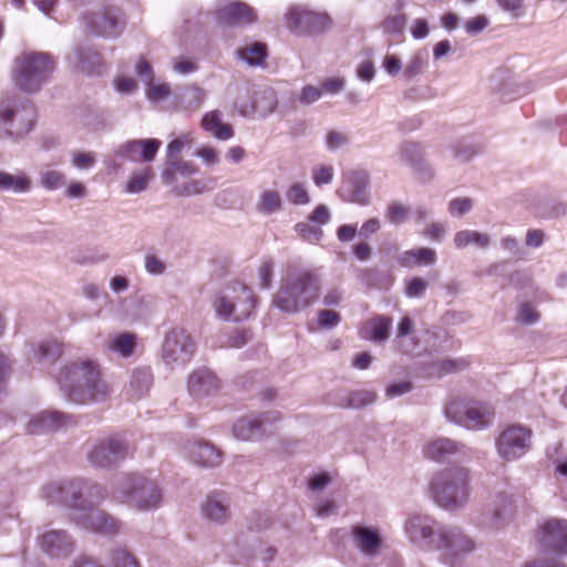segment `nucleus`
Returning <instances> with one entry per match:
<instances>
[{"label": "nucleus", "mask_w": 567, "mask_h": 567, "mask_svg": "<svg viewBox=\"0 0 567 567\" xmlns=\"http://www.w3.org/2000/svg\"><path fill=\"white\" fill-rule=\"evenodd\" d=\"M392 319L386 316H377L365 322L362 337L374 342L383 343L390 337Z\"/></svg>", "instance_id": "nucleus-32"}, {"label": "nucleus", "mask_w": 567, "mask_h": 567, "mask_svg": "<svg viewBox=\"0 0 567 567\" xmlns=\"http://www.w3.org/2000/svg\"><path fill=\"white\" fill-rule=\"evenodd\" d=\"M427 287V282L420 278L414 277L411 280L408 281L405 286V296L409 298H421Z\"/></svg>", "instance_id": "nucleus-62"}, {"label": "nucleus", "mask_w": 567, "mask_h": 567, "mask_svg": "<svg viewBox=\"0 0 567 567\" xmlns=\"http://www.w3.org/2000/svg\"><path fill=\"white\" fill-rule=\"evenodd\" d=\"M282 206V198L278 190L265 189L260 193L255 207L259 214L269 216L279 213Z\"/></svg>", "instance_id": "nucleus-41"}, {"label": "nucleus", "mask_w": 567, "mask_h": 567, "mask_svg": "<svg viewBox=\"0 0 567 567\" xmlns=\"http://www.w3.org/2000/svg\"><path fill=\"white\" fill-rule=\"evenodd\" d=\"M65 184V176L59 171L48 169L41 173V185L48 190H54Z\"/></svg>", "instance_id": "nucleus-52"}, {"label": "nucleus", "mask_w": 567, "mask_h": 567, "mask_svg": "<svg viewBox=\"0 0 567 567\" xmlns=\"http://www.w3.org/2000/svg\"><path fill=\"white\" fill-rule=\"evenodd\" d=\"M89 24L96 34L106 38L117 37L121 32L118 18L113 10L93 16Z\"/></svg>", "instance_id": "nucleus-38"}, {"label": "nucleus", "mask_w": 567, "mask_h": 567, "mask_svg": "<svg viewBox=\"0 0 567 567\" xmlns=\"http://www.w3.org/2000/svg\"><path fill=\"white\" fill-rule=\"evenodd\" d=\"M287 200L292 205H308L311 202L310 194L302 183L291 184L286 192Z\"/></svg>", "instance_id": "nucleus-48"}, {"label": "nucleus", "mask_w": 567, "mask_h": 567, "mask_svg": "<svg viewBox=\"0 0 567 567\" xmlns=\"http://www.w3.org/2000/svg\"><path fill=\"white\" fill-rule=\"evenodd\" d=\"M434 549L441 553L440 557L444 564L460 567L465 556L475 549V544L460 527L443 526L437 532Z\"/></svg>", "instance_id": "nucleus-9"}, {"label": "nucleus", "mask_w": 567, "mask_h": 567, "mask_svg": "<svg viewBox=\"0 0 567 567\" xmlns=\"http://www.w3.org/2000/svg\"><path fill=\"white\" fill-rule=\"evenodd\" d=\"M410 214V207L401 202H392L388 205L385 217L389 223L400 225L406 221Z\"/></svg>", "instance_id": "nucleus-50"}, {"label": "nucleus", "mask_w": 567, "mask_h": 567, "mask_svg": "<svg viewBox=\"0 0 567 567\" xmlns=\"http://www.w3.org/2000/svg\"><path fill=\"white\" fill-rule=\"evenodd\" d=\"M341 320L340 315L334 310H319L317 312V321L319 327L323 329L334 328Z\"/></svg>", "instance_id": "nucleus-59"}, {"label": "nucleus", "mask_w": 567, "mask_h": 567, "mask_svg": "<svg viewBox=\"0 0 567 567\" xmlns=\"http://www.w3.org/2000/svg\"><path fill=\"white\" fill-rule=\"evenodd\" d=\"M42 496L49 503L61 504L73 511V516L89 513L107 497L103 485L90 483L83 478L51 482L42 489Z\"/></svg>", "instance_id": "nucleus-2"}, {"label": "nucleus", "mask_w": 567, "mask_h": 567, "mask_svg": "<svg viewBox=\"0 0 567 567\" xmlns=\"http://www.w3.org/2000/svg\"><path fill=\"white\" fill-rule=\"evenodd\" d=\"M161 145L162 142L156 138L131 140L115 150V156L135 163H148L155 158Z\"/></svg>", "instance_id": "nucleus-20"}, {"label": "nucleus", "mask_w": 567, "mask_h": 567, "mask_svg": "<svg viewBox=\"0 0 567 567\" xmlns=\"http://www.w3.org/2000/svg\"><path fill=\"white\" fill-rule=\"evenodd\" d=\"M55 62L45 52H23L13 63L12 78L18 87L25 92L38 91L53 73Z\"/></svg>", "instance_id": "nucleus-8"}, {"label": "nucleus", "mask_w": 567, "mask_h": 567, "mask_svg": "<svg viewBox=\"0 0 567 567\" xmlns=\"http://www.w3.org/2000/svg\"><path fill=\"white\" fill-rule=\"evenodd\" d=\"M542 545L557 554L567 555V520L550 518L540 528Z\"/></svg>", "instance_id": "nucleus-23"}, {"label": "nucleus", "mask_w": 567, "mask_h": 567, "mask_svg": "<svg viewBox=\"0 0 567 567\" xmlns=\"http://www.w3.org/2000/svg\"><path fill=\"white\" fill-rule=\"evenodd\" d=\"M113 498L130 507L146 512L157 508L163 502L158 484L142 475H126L121 478L113 491Z\"/></svg>", "instance_id": "nucleus-7"}, {"label": "nucleus", "mask_w": 567, "mask_h": 567, "mask_svg": "<svg viewBox=\"0 0 567 567\" xmlns=\"http://www.w3.org/2000/svg\"><path fill=\"white\" fill-rule=\"evenodd\" d=\"M237 55L249 65H260L266 59V45L255 42L250 45L238 49Z\"/></svg>", "instance_id": "nucleus-44"}, {"label": "nucleus", "mask_w": 567, "mask_h": 567, "mask_svg": "<svg viewBox=\"0 0 567 567\" xmlns=\"http://www.w3.org/2000/svg\"><path fill=\"white\" fill-rule=\"evenodd\" d=\"M95 155L92 152H74L72 154L71 164L78 169H90L95 165Z\"/></svg>", "instance_id": "nucleus-57"}, {"label": "nucleus", "mask_w": 567, "mask_h": 567, "mask_svg": "<svg viewBox=\"0 0 567 567\" xmlns=\"http://www.w3.org/2000/svg\"><path fill=\"white\" fill-rule=\"evenodd\" d=\"M153 177L154 172L151 167L133 172L125 183L124 190L128 194H140L148 187Z\"/></svg>", "instance_id": "nucleus-42"}, {"label": "nucleus", "mask_w": 567, "mask_h": 567, "mask_svg": "<svg viewBox=\"0 0 567 567\" xmlns=\"http://www.w3.org/2000/svg\"><path fill=\"white\" fill-rule=\"evenodd\" d=\"M281 420L278 411L265 412L239 419L233 426L234 436L241 441H251L271 434L270 427Z\"/></svg>", "instance_id": "nucleus-16"}, {"label": "nucleus", "mask_w": 567, "mask_h": 567, "mask_svg": "<svg viewBox=\"0 0 567 567\" xmlns=\"http://www.w3.org/2000/svg\"><path fill=\"white\" fill-rule=\"evenodd\" d=\"M137 337L131 332L111 334L106 341V350L126 359L135 353Z\"/></svg>", "instance_id": "nucleus-33"}, {"label": "nucleus", "mask_w": 567, "mask_h": 567, "mask_svg": "<svg viewBox=\"0 0 567 567\" xmlns=\"http://www.w3.org/2000/svg\"><path fill=\"white\" fill-rule=\"evenodd\" d=\"M295 230L299 235V237L312 244L319 243L323 236L321 227H319L318 225H312L308 221L298 223L295 226Z\"/></svg>", "instance_id": "nucleus-49"}, {"label": "nucleus", "mask_w": 567, "mask_h": 567, "mask_svg": "<svg viewBox=\"0 0 567 567\" xmlns=\"http://www.w3.org/2000/svg\"><path fill=\"white\" fill-rule=\"evenodd\" d=\"M427 65L425 56L421 52H416L410 56L402 70V78L406 81L414 79L423 73Z\"/></svg>", "instance_id": "nucleus-46"}, {"label": "nucleus", "mask_w": 567, "mask_h": 567, "mask_svg": "<svg viewBox=\"0 0 567 567\" xmlns=\"http://www.w3.org/2000/svg\"><path fill=\"white\" fill-rule=\"evenodd\" d=\"M377 401V393L370 390H358L349 392L339 405L350 409H362Z\"/></svg>", "instance_id": "nucleus-43"}, {"label": "nucleus", "mask_w": 567, "mask_h": 567, "mask_svg": "<svg viewBox=\"0 0 567 567\" xmlns=\"http://www.w3.org/2000/svg\"><path fill=\"white\" fill-rule=\"evenodd\" d=\"M255 307L256 298L252 290L243 284L228 285L212 297V308L216 318L227 322L248 320Z\"/></svg>", "instance_id": "nucleus-6"}, {"label": "nucleus", "mask_w": 567, "mask_h": 567, "mask_svg": "<svg viewBox=\"0 0 567 567\" xmlns=\"http://www.w3.org/2000/svg\"><path fill=\"white\" fill-rule=\"evenodd\" d=\"M195 350L192 336L183 328H173L165 336L162 358L172 368L183 367L192 360Z\"/></svg>", "instance_id": "nucleus-11"}, {"label": "nucleus", "mask_w": 567, "mask_h": 567, "mask_svg": "<svg viewBox=\"0 0 567 567\" xmlns=\"http://www.w3.org/2000/svg\"><path fill=\"white\" fill-rule=\"evenodd\" d=\"M447 420L470 430L486 427L493 419L494 409L486 403H470L463 400H451L444 410Z\"/></svg>", "instance_id": "nucleus-10"}, {"label": "nucleus", "mask_w": 567, "mask_h": 567, "mask_svg": "<svg viewBox=\"0 0 567 567\" xmlns=\"http://www.w3.org/2000/svg\"><path fill=\"white\" fill-rule=\"evenodd\" d=\"M153 385V374L150 368L140 367L131 372L127 390L133 399L143 398Z\"/></svg>", "instance_id": "nucleus-35"}, {"label": "nucleus", "mask_w": 567, "mask_h": 567, "mask_svg": "<svg viewBox=\"0 0 567 567\" xmlns=\"http://www.w3.org/2000/svg\"><path fill=\"white\" fill-rule=\"evenodd\" d=\"M491 243L492 238L487 233L473 229L456 231L453 237V244L456 249H465L468 246H475L478 249H487Z\"/></svg>", "instance_id": "nucleus-36"}, {"label": "nucleus", "mask_w": 567, "mask_h": 567, "mask_svg": "<svg viewBox=\"0 0 567 567\" xmlns=\"http://www.w3.org/2000/svg\"><path fill=\"white\" fill-rule=\"evenodd\" d=\"M42 496L49 503L61 504L73 511V516L89 513L107 497L103 485L90 483L83 478L51 482L42 489Z\"/></svg>", "instance_id": "nucleus-3"}, {"label": "nucleus", "mask_w": 567, "mask_h": 567, "mask_svg": "<svg viewBox=\"0 0 567 567\" xmlns=\"http://www.w3.org/2000/svg\"><path fill=\"white\" fill-rule=\"evenodd\" d=\"M186 453L194 464L202 467H216L220 465L223 461L220 451L205 442L188 444Z\"/></svg>", "instance_id": "nucleus-30"}, {"label": "nucleus", "mask_w": 567, "mask_h": 567, "mask_svg": "<svg viewBox=\"0 0 567 567\" xmlns=\"http://www.w3.org/2000/svg\"><path fill=\"white\" fill-rule=\"evenodd\" d=\"M205 99V90L197 86L187 87L183 95V107L187 111L195 112L200 109Z\"/></svg>", "instance_id": "nucleus-47"}, {"label": "nucleus", "mask_w": 567, "mask_h": 567, "mask_svg": "<svg viewBox=\"0 0 567 567\" xmlns=\"http://www.w3.org/2000/svg\"><path fill=\"white\" fill-rule=\"evenodd\" d=\"M534 85L530 82H518L514 78H496L492 80V91L494 96L503 103L513 102L529 92Z\"/></svg>", "instance_id": "nucleus-26"}, {"label": "nucleus", "mask_w": 567, "mask_h": 567, "mask_svg": "<svg viewBox=\"0 0 567 567\" xmlns=\"http://www.w3.org/2000/svg\"><path fill=\"white\" fill-rule=\"evenodd\" d=\"M200 126L220 141H227L234 135L233 127L229 124L223 123L221 113L217 110L207 112L202 118Z\"/></svg>", "instance_id": "nucleus-34"}, {"label": "nucleus", "mask_w": 567, "mask_h": 567, "mask_svg": "<svg viewBox=\"0 0 567 567\" xmlns=\"http://www.w3.org/2000/svg\"><path fill=\"white\" fill-rule=\"evenodd\" d=\"M435 503L445 509L462 507L470 496V473L461 466L446 467L435 473L430 482Z\"/></svg>", "instance_id": "nucleus-5"}, {"label": "nucleus", "mask_w": 567, "mask_h": 567, "mask_svg": "<svg viewBox=\"0 0 567 567\" xmlns=\"http://www.w3.org/2000/svg\"><path fill=\"white\" fill-rule=\"evenodd\" d=\"M436 251L434 249L422 247L402 252L399 256V264L406 268L432 266L436 262Z\"/></svg>", "instance_id": "nucleus-37"}, {"label": "nucleus", "mask_w": 567, "mask_h": 567, "mask_svg": "<svg viewBox=\"0 0 567 567\" xmlns=\"http://www.w3.org/2000/svg\"><path fill=\"white\" fill-rule=\"evenodd\" d=\"M515 513L516 506L512 496L498 493L487 504L484 523L492 528L499 529L513 520Z\"/></svg>", "instance_id": "nucleus-19"}, {"label": "nucleus", "mask_w": 567, "mask_h": 567, "mask_svg": "<svg viewBox=\"0 0 567 567\" xmlns=\"http://www.w3.org/2000/svg\"><path fill=\"white\" fill-rule=\"evenodd\" d=\"M73 519L82 528L105 536H114L121 529V522L116 517L100 509L81 512L80 515L73 516Z\"/></svg>", "instance_id": "nucleus-21"}, {"label": "nucleus", "mask_w": 567, "mask_h": 567, "mask_svg": "<svg viewBox=\"0 0 567 567\" xmlns=\"http://www.w3.org/2000/svg\"><path fill=\"white\" fill-rule=\"evenodd\" d=\"M96 59L97 54L91 52L90 50L84 51L83 49H78L75 51V66L82 72H93V64L95 63Z\"/></svg>", "instance_id": "nucleus-54"}, {"label": "nucleus", "mask_w": 567, "mask_h": 567, "mask_svg": "<svg viewBox=\"0 0 567 567\" xmlns=\"http://www.w3.org/2000/svg\"><path fill=\"white\" fill-rule=\"evenodd\" d=\"M467 451L465 445L449 437H435L422 446L423 456L434 462H445L453 455L467 454Z\"/></svg>", "instance_id": "nucleus-25"}, {"label": "nucleus", "mask_w": 567, "mask_h": 567, "mask_svg": "<svg viewBox=\"0 0 567 567\" xmlns=\"http://www.w3.org/2000/svg\"><path fill=\"white\" fill-rule=\"evenodd\" d=\"M324 143L329 151L334 152L346 146L349 143V137L343 132L331 130L326 134Z\"/></svg>", "instance_id": "nucleus-56"}, {"label": "nucleus", "mask_w": 567, "mask_h": 567, "mask_svg": "<svg viewBox=\"0 0 567 567\" xmlns=\"http://www.w3.org/2000/svg\"><path fill=\"white\" fill-rule=\"evenodd\" d=\"M468 362L465 359H441L433 361L427 367V375L431 378H443L447 374L465 370Z\"/></svg>", "instance_id": "nucleus-39"}, {"label": "nucleus", "mask_w": 567, "mask_h": 567, "mask_svg": "<svg viewBox=\"0 0 567 567\" xmlns=\"http://www.w3.org/2000/svg\"><path fill=\"white\" fill-rule=\"evenodd\" d=\"M62 354V346L55 340H45L31 344L28 360L31 364L44 368L51 365Z\"/></svg>", "instance_id": "nucleus-31"}, {"label": "nucleus", "mask_w": 567, "mask_h": 567, "mask_svg": "<svg viewBox=\"0 0 567 567\" xmlns=\"http://www.w3.org/2000/svg\"><path fill=\"white\" fill-rule=\"evenodd\" d=\"M370 177L364 171H348L343 173L341 185L337 190L339 197L349 203L368 205L370 200Z\"/></svg>", "instance_id": "nucleus-18"}, {"label": "nucleus", "mask_w": 567, "mask_h": 567, "mask_svg": "<svg viewBox=\"0 0 567 567\" xmlns=\"http://www.w3.org/2000/svg\"><path fill=\"white\" fill-rule=\"evenodd\" d=\"M321 289L320 277L307 269L289 271L274 298V305L284 312L296 313L311 306Z\"/></svg>", "instance_id": "nucleus-4"}, {"label": "nucleus", "mask_w": 567, "mask_h": 567, "mask_svg": "<svg viewBox=\"0 0 567 567\" xmlns=\"http://www.w3.org/2000/svg\"><path fill=\"white\" fill-rule=\"evenodd\" d=\"M192 137L189 134H183L182 136L173 140L167 145L166 163L178 158V154L185 145L190 144Z\"/></svg>", "instance_id": "nucleus-58"}, {"label": "nucleus", "mask_w": 567, "mask_h": 567, "mask_svg": "<svg viewBox=\"0 0 567 567\" xmlns=\"http://www.w3.org/2000/svg\"><path fill=\"white\" fill-rule=\"evenodd\" d=\"M473 208V200L468 197L454 198L449 204V213L452 216H463Z\"/></svg>", "instance_id": "nucleus-60"}, {"label": "nucleus", "mask_w": 567, "mask_h": 567, "mask_svg": "<svg viewBox=\"0 0 567 567\" xmlns=\"http://www.w3.org/2000/svg\"><path fill=\"white\" fill-rule=\"evenodd\" d=\"M187 388L192 396L203 399L218 391L219 381L210 370L198 369L189 375Z\"/></svg>", "instance_id": "nucleus-28"}, {"label": "nucleus", "mask_w": 567, "mask_h": 567, "mask_svg": "<svg viewBox=\"0 0 567 567\" xmlns=\"http://www.w3.org/2000/svg\"><path fill=\"white\" fill-rule=\"evenodd\" d=\"M351 537L354 546L364 556L375 557L381 551L382 538L375 528L355 525L351 529Z\"/></svg>", "instance_id": "nucleus-27"}, {"label": "nucleus", "mask_w": 567, "mask_h": 567, "mask_svg": "<svg viewBox=\"0 0 567 567\" xmlns=\"http://www.w3.org/2000/svg\"><path fill=\"white\" fill-rule=\"evenodd\" d=\"M406 22V18L404 14H398L393 17H389L383 21V30L386 33L396 34L402 32Z\"/></svg>", "instance_id": "nucleus-64"}, {"label": "nucleus", "mask_w": 567, "mask_h": 567, "mask_svg": "<svg viewBox=\"0 0 567 567\" xmlns=\"http://www.w3.org/2000/svg\"><path fill=\"white\" fill-rule=\"evenodd\" d=\"M31 182L23 175H11L0 172V189L12 190L16 193H27L30 189Z\"/></svg>", "instance_id": "nucleus-45"}, {"label": "nucleus", "mask_w": 567, "mask_h": 567, "mask_svg": "<svg viewBox=\"0 0 567 567\" xmlns=\"http://www.w3.org/2000/svg\"><path fill=\"white\" fill-rule=\"evenodd\" d=\"M203 515L216 523H223L229 517L228 504L219 495H209L202 505Z\"/></svg>", "instance_id": "nucleus-40"}, {"label": "nucleus", "mask_w": 567, "mask_h": 567, "mask_svg": "<svg viewBox=\"0 0 567 567\" xmlns=\"http://www.w3.org/2000/svg\"><path fill=\"white\" fill-rule=\"evenodd\" d=\"M441 527L433 517L421 513L409 514L403 525L404 533L411 543L429 549H434Z\"/></svg>", "instance_id": "nucleus-15"}, {"label": "nucleus", "mask_w": 567, "mask_h": 567, "mask_svg": "<svg viewBox=\"0 0 567 567\" xmlns=\"http://www.w3.org/2000/svg\"><path fill=\"white\" fill-rule=\"evenodd\" d=\"M532 431L516 424L505 429L496 440L498 455L505 461H514L525 455L530 447Z\"/></svg>", "instance_id": "nucleus-14"}, {"label": "nucleus", "mask_w": 567, "mask_h": 567, "mask_svg": "<svg viewBox=\"0 0 567 567\" xmlns=\"http://www.w3.org/2000/svg\"><path fill=\"white\" fill-rule=\"evenodd\" d=\"M216 19L223 27H245L256 21V13L247 3L236 1L218 9Z\"/></svg>", "instance_id": "nucleus-24"}, {"label": "nucleus", "mask_w": 567, "mask_h": 567, "mask_svg": "<svg viewBox=\"0 0 567 567\" xmlns=\"http://www.w3.org/2000/svg\"><path fill=\"white\" fill-rule=\"evenodd\" d=\"M56 381L64 398L75 404L104 402L112 393L111 385L102 378L100 365L92 360L65 364Z\"/></svg>", "instance_id": "nucleus-1"}, {"label": "nucleus", "mask_w": 567, "mask_h": 567, "mask_svg": "<svg viewBox=\"0 0 567 567\" xmlns=\"http://www.w3.org/2000/svg\"><path fill=\"white\" fill-rule=\"evenodd\" d=\"M0 122L6 126L8 134L21 136L32 128L33 109L16 99L2 100L0 102Z\"/></svg>", "instance_id": "nucleus-12"}, {"label": "nucleus", "mask_w": 567, "mask_h": 567, "mask_svg": "<svg viewBox=\"0 0 567 567\" xmlns=\"http://www.w3.org/2000/svg\"><path fill=\"white\" fill-rule=\"evenodd\" d=\"M69 417L58 411H43L33 416L28 423L30 434H43L64 427Z\"/></svg>", "instance_id": "nucleus-29"}, {"label": "nucleus", "mask_w": 567, "mask_h": 567, "mask_svg": "<svg viewBox=\"0 0 567 567\" xmlns=\"http://www.w3.org/2000/svg\"><path fill=\"white\" fill-rule=\"evenodd\" d=\"M131 454L130 445L118 436H111L96 442L87 452V461L100 468H110Z\"/></svg>", "instance_id": "nucleus-13"}, {"label": "nucleus", "mask_w": 567, "mask_h": 567, "mask_svg": "<svg viewBox=\"0 0 567 567\" xmlns=\"http://www.w3.org/2000/svg\"><path fill=\"white\" fill-rule=\"evenodd\" d=\"M37 543L41 551L51 558L68 557L74 548L72 537L63 529L44 530L38 536Z\"/></svg>", "instance_id": "nucleus-22"}, {"label": "nucleus", "mask_w": 567, "mask_h": 567, "mask_svg": "<svg viewBox=\"0 0 567 567\" xmlns=\"http://www.w3.org/2000/svg\"><path fill=\"white\" fill-rule=\"evenodd\" d=\"M312 181L316 186L330 184L334 176V169L331 165H318L311 171Z\"/></svg>", "instance_id": "nucleus-55"}, {"label": "nucleus", "mask_w": 567, "mask_h": 567, "mask_svg": "<svg viewBox=\"0 0 567 567\" xmlns=\"http://www.w3.org/2000/svg\"><path fill=\"white\" fill-rule=\"evenodd\" d=\"M382 68L390 76H396L403 70L402 60L396 54H386L382 60Z\"/></svg>", "instance_id": "nucleus-63"}, {"label": "nucleus", "mask_w": 567, "mask_h": 567, "mask_svg": "<svg viewBox=\"0 0 567 567\" xmlns=\"http://www.w3.org/2000/svg\"><path fill=\"white\" fill-rule=\"evenodd\" d=\"M322 96V90L315 85L303 86L298 95V101L302 105H310Z\"/></svg>", "instance_id": "nucleus-61"}, {"label": "nucleus", "mask_w": 567, "mask_h": 567, "mask_svg": "<svg viewBox=\"0 0 567 567\" xmlns=\"http://www.w3.org/2000/svg\"><path fill=\"white\" fill-rule=\"evenodd\" d=\"M287 24L290 30L300 34H318L331 27V19L324 12L293 7L287 14Z\"/></svg>", "instance_id": "nucleus-17"}, {"label": "nucleus", "mask_w": 567, "mask_h": 567, "mask_svg": "<svg viewBox=\"0 0 567 567\" xmlns=\"http://www.w3.org/2000/svg\"><path fill=\"white\" fill-rule=\"evenodd\" d=\"M147 89L145 91L146 97L148 101L157 103L167 99L171 95V86L168 83H154L146 85Z\"/></svg>", "instance_id": "nucleus-53"}, {"label": "nucleus", "mask_w": 567, "mask_h": 567, "mask_svg": "<svg viewBox=\"0 0 567 567\" xmlns=\"http://www.w3.org/2000/svg\"><path fill=\"white\" fill-rule=\"evenodd\" d=\"M111 567H140L135 557L124 548H116L111 554Z\"/></svg>", "instance_id": "nucleus-51"}]
</instances>
